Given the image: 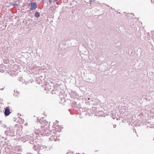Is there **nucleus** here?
Instances as JSON below:
<instances>
[{"instance_id":"1a4fd4ad","label":"nucleus","mask_w":154,"mask_h":154,"mask_svg":"<svg viewBox=\"0 0 154 154\" xmlns=\"http://www.w3.org/2000/svg\"><path fill=\"white\" fill-rule=\"evenodd\" d=\"M154 39V38H153V37L152 39Z\"/></svg>"},{"instance_id":"7ed1b4c3","label":"nucleus","mask_w":154,"mask_h":154,"mask_svg":"<svg viewBox=\"0 0 154 154\" xmlns=\"http://www.w3.org/2000/svg\"><path fill=\"white\" fill-rule=\"evenodd\" d=\"M110 116L113 119H114L116 117V113H111L110 114Z\"/></svg>"},{"instance_id":"0eeeda50","label":"nucleus","mask_w":154,"mask_h":154,"mask_svg":"<svg viewBox=\"0 0 154 154\" xmlns=\"http://www.w3.org/2000/svg\"><path fill=\"white\" fill-rule=\"evenodd\" d=\"M116 125H113V127L114 128H116Z\"/></svg>"},{"instance_id":"6e6552de","label":"nucleus","mask_w":154,"mask_h":154,"mask_svg":"<svg viewBox=\"0 0 154 154\" xmlns=\"http://www.w3.org/2000/svg\"><path fill=\"white\" fill-rule=\"evenodd\" d=\"M58 0H54V1H57Z\"/></svg>"},{"instance_id":"f257e3e1","label":"nucleus","mask_w":154,"mask_h":154,"mask_svg":"<svg viewBox=\"0 0 154 154\" xmlns=\"http://www.w3.org/2000/svg\"><path fill=\"white\" fill-rule=\"evenodd\" d=\"M29 5L30 6V10H33L37 8V6L35 3L31 2V4H29Z\"/></svg>"},{"instance_id":"f03ea898","label":"nucleus","mask_w":154,"mask_h":154,"mask_svg":"<svg viewBox=\"0 0 154 154\" xmlns=\"http://www.w3.org/2000/svg\"><path fill=\"white\" fill-rule=\"evenodd\" d=\"M10 113V109L9 107H7L5 109V114L6 116H8Z\"/></svg>"},{"instance_id":"39448f33","label":"nucleus","mask_w":154,"mask_h":154,"mask_svg":"<svg viewBox=\"0 0 154 154\" xmlns=\"http://www.w3.org/2000/svg\"><path fill=\"white\" fill-rule=\"evenodd\" d=\"M39 14L38 12H36L35 14V16L37 17H39Z\"/></svg>"},{"instance_id":"423d86ee","label":"nucleus","mask_w":154,"mask_h":154,"mask_svg":"<svg viewBox=\"0 0 154 154\" xmlns=\"http://www.w3.org/2000/svg\"><path fill=\"white\" fill-rule=\"evenodd\" d=\"M66 154H73V153L71 152H68Z\"/></svg>"},{"instance_id":"20e7f679","label":"nucleus","mask_w":154,"mask_h":154,"mask_svg":"<svg viewBox=\"0 0 154 154\" xmlns=\"http://www.w3.org/2000/svg\"><path fill=\"white\" fill-rule=\"evenodd\" d=\"M98 114L99 116H102L103 114V112L99 110Z\"/></svg>"}]
</instances>
